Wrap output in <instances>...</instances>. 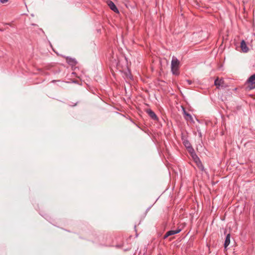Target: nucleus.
<instances>
[{
  "mask_svg": "<svg viewBox=\"0 0 255 255\" xmlns=\"http://www.w3.org/2000/svg\"><path fill=\"white\" fill-rule=\"evenodd\" d=\"M180 62L175 56H173L171 63V71L173 74L178 75L179 74V68Z\"/></svg>",
  "mask_w": 255,
  "mask_h": 255,
  "instance_id": "1",
  "label": "nucleus"
},
{
  "mask_svg": "<svg viewBox=\"0 0 255 255\" xmlns=\"http://www.w3.org/2000/svg\"><path fill=\"white\" fill-rule=\"evenodd\" d=\"M192 158L193 160L195 161V162L196 163L197 166L198 167L203 171L204 170V166L200 159V158L198 157V156L196 155L195 151H193V152L190 153Z\"/></svg>",
  "mask_w": 255,
  "mask_h": 255,
  "instance_id": "2",
  "label": "nucleus"
},
{
  "mask_svg": "<svg viewBox=\"0 0 255 255\" xmlns=\"http://www.w3.org/2000/svg\"><path fill=\"white\" fill-rule=\"evenodd\" d=\"M248 82L250 84V88L251 89L255 88V74L252 75L248 80Z\"/></svg>",
  "mask_w": 255,
  "mask_h": 255,
  "instance_id": "3",
  "label": "nucleus"
},
{
  "mask_svg": "<svg viewBox=\"0 0 255 255\" xmlns=\"http://www.w3.org/2000/svg\"><path fill=\"white\" fill-rule=\"evenodd\" d=\"M146 113L153 120L157 121L158 120V118L155 113L151 109H148L146 110Z\"/></svg>",
  "mask_w": 255,
  "mask_h": 255,
  "instance_id": "4",
  "label": "nucleus"
},
{
  "mask_svg": "<svg viewBox=\"0 0 255 255\" xmlns=\"http://www.w3.org/2000/svg\"><path fill=\"white\" fill-rule=\"evenodd\" d=\"M181 231V229H177L175 230H170L166 232V233L164 236L163 239H165L167 237H168L170 236L179 233Z\"/></svg>",
  "mask_w": 255,
  "mask_h": 255,
  "instance_id": "5",
  "label": "nucleus"
},
{
  "mask_svg": "<svg viewBox=\"0 0 255 255\" xmlns=\"http://www.w3.org/2000/svg\"><path fill=\"white\" fill-rule=\"evenodd\" d=\"M182 110H183V114L184 119L187 121L193 122V119L192 116L190 114L187 113L186 111L185 108L183 107H182Z\"/></svg>",
  "mask_w": 255,
  "mask_h": 255,
  "instance_id": "6",
  "label": "nucleus"
},
{
  "mask_svg": "<svg viewBox=\"0 0 255 255\" xmlns=\"http://www.w3.org/2000/svg\"><path fill=\"white\" fill-rule=\"evenodd\" d=\"M183 143L184 145H185V146L186 147V148L188 149L189 152L191 153L194 151V149L192 147L191 143L188 140H187V139L184 140Z\"/></svg>",
  "mask_w": 255,
  "mask_h": 255,
  "instance_id": "7",
  "label": "nucleus"
},
{
  "mask_svg": "<svg viewBox=\"0 0 255 255\" xmlns=\"http://www.w3.org/2000/svg\"><path fill=\"white\" fill-rule=\"evenodd\" d=\"M107 3L109 7L111 8V9H112L115 12H119V10L118 8L112 1L109 0L107 1Z\"/></svg>",
  "mask_w": 255,
  "mask_h": 255,
  "instance_id": "8",
  "label": "nucleus"
},
{
  "mask_svg": "<svg viewBox=\"0 0 255 255\" xmlns=\"http://www.w3.org/2000/svg\"><path fill=\"white\" fill-rule=\"evenodd\" d=\"M241 48L242 51L244 53H247L249 50V49L244 40H243L241 42Z\"/></svg>",
  "mask_w": 255,
  "mask_h": 255,
  "instance_id": "9",
  "label": "nucleus"
},
{
  "mask_svg": "<svg viewBox=\"0 0 255 255\" xmlns=\"http://www.w3.org/2000/svg\"><path fill=\"white\" fill-rule=\"evenodd\" d=\"M66 61L69 65H70L72 66H74L77 64V61L75 59L70 57H67L66 58Z\"/></svg>",
  "mask_w": 255,
  "mask_h": 255,
  "instance_id": "10",
  "label": "nucleus"
},
{
  "mask_svg": "<svg viewBox=\"0 0 255 255\" xmlns=\"http://www.w3.org/2000/svg\"><path fill=\"white\" fill-rule=\"evenodd\" d=\"M230 239H231V236L230 234H228L227 235L225 243H224V248H227V247L230 245Z\"/></svg>",
  "mask_w": 255,
  "mask_h": 255,
  "instance_id": "11",
  "label": "nucleus"
},
{
  "mask_svg": "<svg viewBox=\"0 0 255 255\" xmlns=\"http://www.w3.org/2000/svg\"><path fill=\"white\" fill-rule=\"evenodd\" d=\"M224 83V80L223 79H219L217 78L214 81V84L217 87L222 85Z\"/></svg>",
  "mask_w": 255,
  "mask_h": 255,
  "instance_id": "12",
  "label": "nucleus"
},
{
  "mask_svg": "<svg viewBox=\"0 0 255 255\" xmlns=\"http://www.w3.org/2000/svg\"><path fill=\"white\" fill-rule=\"evenodd\" d=\"M8 0H0V2L1 3H5L8 2Z\"/></svg>",
  "mask_w": 255,
  "mask_h": 255,
  "instance_id": "13",
  "label": "nucleus"
},
{
  "mask_svg": "<svg viewBox=\"0 0 255 255\" xmlns=\"http://www.w3.org/2000/svg\"><path fill=\"white\" fill-rule=\"evenodd\" d=\"M187 82L189 84H191V81L187 80Z\"/></svg>",
  "mask_w": 255,
  "mask_h": 255,
  "instance_id": "14",
  "label": "nucleus"
},
{
  "mask_svg": "<svg viewBox=\"0 0 255 255\" xmlns=\"http://www.w3.org/2000/svg\"><path fill=\"white\" fill-rule=\"evenodd\" d=\"M56 81H56V80H52V81H51V82H52V83H54V82H56Z\"/></svg>",
  "mask_w": 255,
  "mask_h": 255,
  "instance_id": "15",
  "label": "nucleus"
},
{
  "mask_svg": "<svg viewBox=\"0 0 255 255\" xmlns=\"http://www.w3.org/2000/svg\"><path fill=\"white\" fill-rule=\"evenodd\" d=\"M0 31H3V30H2V29H0Z\"/></svg>",
  "mask_w": 255,
  "mask_h": 255,
  "instance_id": "16",
  "label": "nucleus"
}]
</instances>
